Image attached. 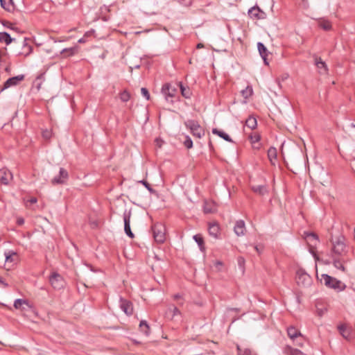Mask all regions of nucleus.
I'll use <instances>...</instances> for the list:
<instances>
[{
	"label": "nucleus",
	"instance_id": "obj_1",
	"mask_svg": "<svg viewBox=\"0 0 355 355\" xmlns=\"http://www.w3.org/2000/svg\"><path fill=\"white\" fill-rule=\"evenodd\" d=\"M332 257H344L348 252L345 239L343 236H339L335 241H332Z\"/></svg>",
	"mask_w": 355,
	"mask_h": 355
},
{
	"label": "nucleus",
	"instance_id": "obj_2",
	"mask_svg": "<svg viewBox=\"0 0 355 355\" xmlns=\"http://www.w3.org/2000/svg\"><path fill=\"white\" fill-rule=\"evenodd\" d=\"M321 277V281H323L324 284L329 288L336 290L337 291H342L346 288L345 283L327 274H322Z\"/></svg>",
	"mask_w": 355,
	"mask_h": 355
},
{
	"label": "nucleus",
	"instance_id": "obj_3",
	"mask_svg": "<svg viewBox=\"0 0 355 355\" xmlns=\"http://www.w3.org/2000/svg\"><path fill=\"white\" fill-rule=\"evenodd\" d=\"M153 236L158 243H162L166 239V228L161 223H156L152 226Z\"/></svg>",
	"mask_w": 355,
	"mask_h": 355
},
{
	"label": "nucleus",
	"instance_id": "obj_4",
	"mask_svg": "<svg viewBox=\"0 0 355 355\" xmlns=\"http://www.w3.org/2000/svg\"><path fill=\"white\" fill-rule=\"evenodd\" d=\"M185 126L189 128L191 134L197 138H201L205 135L204 129L199 123L195 120H187L184 122Z\"/></svg>",
	"mask_w": 355,
	"mask_h": 355
},
{
	"label": "nucleus",
	"instance_id": "obj_5",
	"mask_svg": "<svg viewBox=\"0 0 355 355\" xmlns=\"http://www.w3.org/2000/svg\"><path fill=\"white\" fill-rule=\"evenodd\" d=\"M49 280L52 287L55 290L64 288L66 284L62 276L57 272H52Z\"/></svg>",
	"mask_w": 355,
	"mask_h": 355
},
{
	"label": "nucleus",
	"instance_id": "obj_6",
	"mask_svg": "<svg viewBox=\"0 0 355 355\" xmlns=\"http://www.w3.org/2000/svg\"><path fill=\"white\" fill-rule=\"evenodd\" d=\"M178 93L177 87L171 83H165L162 87V94L164 96L166 101H169L170 98H174ZM173 102V100H170Z\"/></svg>",
	"mask_w": 355,
	"mask_h": 355
},
{
	"label": "nucleus",
	"instance_id": "obj_7",
	"mask_svg": "<svg viewBox=\"0 0 355 355\" xmlns=\"http://www.w3.org/2000/svg\"><path fill=\"white\" fill-rule=\"evenodd\" d=\"M296 279L297 284L304 286L310 285L312 281L311 276L302 268H299L297 270Z\"/></svg>",
	"mask_w": 355,
	"mask_h": 355
},
{
	"label": "nucleus",
	"instance_id": "obj_8",
	"mask_svg": "<svg viewBox=\"0 0 355 355\" xmlns=\"http://www.w3.org/2000/svg\"><path fill=\"white\" fill-rule=\"evenodd\" d=\"M25 76L24 74L18 75L14 77L9 78L3 85V87L1 89L0 92L10 87L16 86L19 83L24 80Z\"/></svg>",
	"mask_w": 355,
	"mask_h": 355
},
{
	"label": "nucleus",
	"instance_id": "obj_9",
	"mask_svg": "<svg viewBox=\"0 0 355 355\" xmlns=\"http://www.w3.org/2000/svg\"><path fill=\"white\" fill-rule=\"evenodd\" d=\"M130 211H125L123 213V221H124V231L125 234L131 239L134 238L135 235L130 229Z\"/></svg>",
	"mask_w": 355,
	"mask_h": 355
},
{
	"label": "nucleus",
	"instance_id": "obj_10",
	"mask_svg": "<svg viewBox=\"0 0 355 355\" xmlns=\"http://www.w3.org/2000/svg\"><path fill=\"white\" fill-rule=\"evenodd\" d=\"M287 335L291 340L295 341V339L300 338L305 340V337L301 334L300 331L294 326H289L286 329Z\"/></svg>",
	"mask_w": 355,
	"mask_h": 355
},
{
	"label": "nucleus",
	"instance_id": "obj_11",
	"mask_svg": "<svg viewBox=\"0 0 355 355\" xmlns=\"http://www.w3.org/2000/svg\"><path fill=\"white\" fill-rule=\"evenodd\" d=\"M69 175L67 170L64 168H60L59 171V175L55 176L51 180L53 184H64L68 179Z\"/></svg>",
	"mask_w": 355,
	"mask_h": 355
},
{
	"label": "nucleus",
	"instance_id": "obj_12",
	"mask_svg": "<svg viewBox=\"0 0 355 355\" xmlns=\"http://www.w3.org/2000/svg\"><path fill=\"white\" fill-rule=\"evenodd\" d=\"M248 15L254 19H261L266 17V13L258 6H254L248 10Z\"/></svg>",
	"mask_w": 355,
	"mask_h": 355
},
{
	"label": "nucleus",
	"instance_id": "obj_13",
	"mask_svg": "<svg viewBox=\"0 0 355 355\" xmlns=\"http://www.w3.org/2000/svg\"><path fill=\"white\" fill-rule=\"evenodd\" d=\"M120 308L128 315H131L133 313L132 304L122 297L120 298Z\"/></svg>",
	"mask_w": 355,
	"mask_h": 355
},
{
	"label": "nucleus",
	"instance_id": "obj_14",
	"mask_svg": "<svg viewBox=\"0 0 355 355\" xmlns=\"http://www.w3.org/2000/svg\"><path fill=\"white\" fill-rule=\"evenodd\" d=\"M12 179V174L8 169L6 168L0 169V182L1 184L7 185Z\"/></svg>",
	"mask_w": 355,
	"mask_h": 355
},
{
	"label": "nucleus",
	"instance_id": "obj_15",
	"mask_svg": "<svg viewBox=\"0 0 355 355\" xmlns=\"http://www.w3.org/2000/svg\"><path fill=\"white\" fill-rule=\"evenodd\" d=\"M234 232L238 236H244L246 232L244 220H239L236 222L234 227Z\"/></svg>",
	"mask_w": 355,
	"mask_h": 355
},
{
	"label": "nucleus",
	"instance_id": "obj_16",
	"mask_svg": "<svg viewBox=\"0 0 355 355\" xmlns=\"http://www.w3.org/2000/svg\"><path fill=\"white\" fill-rule=\"evenodd\" d=\"M315 64L317 68L320 70V73H326L328 71V68L326 63L322 61L320 57L314 55Z\"/></svg>",
	"mask_w": 355,
	"mask_h": 355
},
{
	"label": "nucleus",
	"instance_id": "obj_17",
	"mask_svg": "<svg viewBox=\"0 0 355 355\" xmlns=\"http://www.w3.org/2000/svg\"><path fill=\"white\" fill-rule=\"evenodd\" d=\"M257 48H258V51H259L260 55L261 56V58L263 60L264 63L268 65V62L267 61V57H268V51L267 48L265 46V45L262 42H258Z\"/></svg>",
	"mask_w": 355,
	"mask_h": 355
},
{
	"label": "nucleus",
	"instance_id": "obj_18",
	"mask_svg": "<svg viewBox=\"0 0 355 355\" xmlns=\"http://www.w3.org/2000/svg\"><path fill=\"white\" fill-rule=\"evenodd\" d=\"M283 352L284 355H306L300 349L293 348L290 345L285 346L283 349Z\"/></svg>",
	"mask_w": 355,
	"mask_h": 355
},
{
	"label": "nucleus",
	"instance_id": "obj_19",
	"mask_svg": "<svg viewBox=\"0 0 355 355\" xmlns=\"http://www.w3.org/2000/svg\"><path fill=\"white\" fill-rule=\"evenodd\" d=\"M251 189L259 196H264L268 192L266 185H252Z\"/></svg>",
	"mask_w": 355,
	"mask_h": 355
},
{
	"label": "nucleus",
	"instance_id": "obj_20",
	"mask_svg": "<svg viewBox=\"0 0 355 355\" xmlns=\"http://www.w3.org/2000/svg\"><path fill=\"white\" fill-rule=\"evenodd\" d=\"M209 234L215 239H218L220 234V228L217 223L210 224L209 226Z\"/></svg>",
	"mask_w": 355,
	"mask_h": 355
},
{
	"label": "nucleus",
	"instance_id": "obj_21",
	"mask_svg": "<svg viewBox=\"0 0 355 355\" xmlns=\"http://www.w3.org/2000/svg\"><path fill=\"white\" fill-rule=\"evenodd\" d=\"M343 258V257H333V265L337 269L345 272L346 268L343 265L345 261Z\"/></svg>",
	"mask_w": 355,
	"mask_h": 355
},
{
	"label": "nucleus",
	"instance_id": "obj_22",
	"mask_svg": "<svg viewBox=\"0 0 355 355\" xmlns=\"http://www.w3.org/2000/svg\"><path fill=\"white\" fill-rule=\"evenodd\" d=\"M6 262L8 263H15L17 261V252L9 250L5 252Z\"/></svg>",
	"mask_w": 355,
	"mask_h": 355
},
{
	"label": "nucleus",
	"instance_id": "obj_23",
	"mask_svg": "<svg viewBox=\"0 0 355 355\" xmlns=\"http://www.w3.org/2000/svg\"><path fill=\"white\" fill-rule=\"evenodd\" d=\"M340 334L346 339L351 338L352 331L345 324H341L338 327Z\"/></svg>",
	"mask_w": 355,
	"mask_h": 355
},
{
	"label": "nucleus",
	"instance_id": "obj_24",
	"mask_svg": "<svg viewBox=\"0 0 355 355\" xmlns=\"http://www.w3.org/2000/svg\"><path fill=\"white\" fill-rule=\"evenodd\" d=\"M212 133L214 135H218V137L228 142H232V139H231V137L223 130H218L217 128H213Z\"/></svg>",
	"mask_w": 355,
	"mask_h": 355
},
{
	"label": "nucleus",
	"instance_id": "obj_25",
	"mask_svg": "<svg viewBox=\"0 0 355 355\" xmlns=\"http://www.w3.org/2000/svg\"><path fill=\"white\" fill-rule=\"evenodd\" d=\"M277 152L275 147H270L268 150V157L272 165L275 164L277 160Z\"/></svg>",
	"mask_w": 355,
	"mask_h": 355
},
{
	"label": "nucleus",
	"instance_id": "obj_26",
	"mask_svg": "<svg viewBox=\"0 0 355 355\" xmlns=\"http://www.w3.org/2000/svg\"><path fill=\"white\" fill-rule=\"evenodd\" d=\"M14 39L10 37V35L6 32H0V42L10 44Z\"/></svg>",
	"mask_w": 355,
	"mask_h": 355
},
{
	"label": "nucleus",
	"instance_id": "obj_27",
	"mask_svg": "<svg viewBox=\"0 0 355 355\" xmlns=\"http://www.w3.org/2000/svg\"><path fill=\"white\" fill-rule=\"evenodd\" d=\"M245 125L251 130L255 129L257 126L256 118L252 116H250L245 121Z\"/></svg>",
	"mask_w": 355,
	"mask_h": 355
},
{
	"label": "nucleus",
	"instance_id": "obj_28",
	"mask_svg": "<svg viewBox=\"0 0 355 355\" xmlns=\"http://www.w3.org/2000/svg\"><path fill=\"white\" fill-rule=\"evenodd\" d=\"M77 51V48L76 46L65 48L61 51V54L63 55V57H69L73 55Z\"/></svg>",
	"mask_w": 355,
	"mask_h": 355
},
{
	"label": "nucleus",
	"instance_id": "obj_29",
	"mask_svg": "<svg viewBox=\"0 0 355 355\" xmlns=\"http://www.w3.org/2000/svg\"><path fill=\"white\" fill-rule=\"evenodd\" d=\"M139 330L146 336L150 334V327L146 320H141L139 323Z\"/></svg>",
	"mask_w": 355,
	"mask_h": 355
},
{
	"label": "nucleus",
	"instance_id": "obj_30",
	"mask_svg": "<svg viewBox=\"0 0 355 355\" xmlns=\"http://www.w3.org/2000/svg\"><path fill=\"white\" fill-rule=\"evenodd\" d=\"M166 314L171 315V319H173L175 315H180L181 312L176 306L172 305L170 307H168L166 311Z\"/></svg>",
	"mask_w": 355,
	"mask_h": 355
},
{
	"label": "nucleus",
	"instance_id": "obj_31",
	"mask_svg": "<svg viewBox=\"0 0 355 355\" xmlns=\"http://www.w3.org/2000/svg\"><path fill=\"white\" fill-rule=\"evenodd\" d=\"M177 86H179L180 87V91H181V94L182 95L186 98H189L191 96V92H190V89L189 87H185L183 86V85L182 84V83H179Z\"/></svg>",
	"mask_w": 355,
	"mask_h": 355
},
{
	"label": "nucleus",
	"instance_id": "obj_32",
	"mask_svg": "<svg viewBox=\"0 0 355 355\" xmlns=\"http://www.w3.org/2000/svg\"><path fill=\"white\" fill-rule=\"evenodd\" d=\"M236 349L239 355H254L249 348H242L240 345H236Z\"/></svg>",
	"mask_w": 355,
	"mask_h": 355
},
{
	"label": "nucleus",
	"instance_id": "obj_33",
	"mask_svg": "<svg viewBox=\"0 0 355 355\" xmlns=\"http://www.w3.org/2000/svg\"><path fill=\"white\" fill-rule=\"evenodd\" d=\"M241 95L245 99H248L249 97H250L253 94V90L251 86L246 87L245 89H242Z\"/></svg>",
	"mask_w": 355,
	"mask_h": 355
},
{
	"label": "nucleus",
	"instance_id": "obj_34",
	"mask_svg": "<svg viewBox=\"0 0 355 355\" xmlns=\"http://www.w3.org/2000/svg\"><path fill=\"white\" fill-rule=\"evenodd\" d=\"M193 239L198 243L201 250H205L204 239L201 234H196L193 236Z\"/></svg>",
	"mask_w": 355,
	"mask_h": 355
},
{
	"label": "nucleus",
	"instance_id": "obj_35",
	"mask_svg": "<svg viewBox=\"0 0 355 355\" xmlns=\"http://www.w3.org/2000/svg\"><path fill=\"white\" fill-rule=\"evenodd\" d=\"M306 239L309 241H318V236L316 234L313 232H304Z\"/></svg>",
	"mask_w": 355,
	"mask_h": 355
},
{
	"label": "nucleus",
	"instance_id": "obj_36",
	"mask_svg": "<svg viewBox=\"0 0 355 355\" xmlns=\"http://www.w3.org/2000/svg\"><path fill=\"white\" fill-rule=\"evenodd\" d=\"M119 97L122 102H128L130 98V94L127 90H123L120 93Z\"/></svg>",
	"mask_w": 355,
	"mask_h": 355
},
{
	"label": "nucleus",
	"instance_id": "obj_37",
	"mask_svg": "<svg viewBox=\"0 0 355 355\" xmlns=\"http://www.w3.org/2000/svg\"><path fill=\"white\" fill-rule=\"evenodd\" d=\"M23 304H28V302L25 300L17 299L14 302V307L17 309H21Z\"/></svg>",
	"mask_w": 355,
	"mask_h": 355
},
{
	"label": "nucleus",
	"instance_id": "obj_38",
	"mask_svg": "<svg viewBox=\"0 0 355 355\" xmlns=\"http://www.w3.org/2000/svg\"><path fill=\"white\" fill-rule=\"evenodd\" d=\"M320 26L324 31H329L331 28V24L328 21H323L320 23Z\"/></svg>",
	"mask_w": 355,
	"mask_h": 355
},
{
	"label": "nucleus",
	"instance_id": "obj_39",
	"mask_svg": "<svg viewBox=\"0 0 355 355\" xmlns=\"http://www.w3.org/2000/svg\"><path fill=\"white\" fill-rule=\"evenodd\" d=\"M184 145L188 149H190L193 147V141L189 136H186Z\"/></svg>",
	"mask_w": 355,
	"mask_h": 355
},
{
	"label": "nucleus",
	"instance_id": "obj_40",
	"mask_svg": "<svg viewBox=\"0 0 355 355\" xmlns=\"http://www.w3.org/2000/svg\"><path fill=\"white\" fill-rule=\"evenodd\" d=\"M42 79H43V77H42V76H40L37 77L35 80L34 81V84L36 85L37 90H39L41 87V85L42 83Z\"/></svg>",
	"mask_w": 355,
	"mask_h": 355
},
{
	"label": "nucleus",
	"instance_id": "obj_41",
	"mask_svg": "<svg viewBox=\"0 0 355 355\" xmlns=\"http://www.w3.org/2000/svg\"><path fill=\"white\" fill-rule=\"evenodd\" d=\"M141 183L150 193H154L155 190L150 187V185L146 180H141L139 182Z\"/></svg>",
	"mask_w": 355,
	"mask_h": 355
},
{
	"label": "nucleus",
	"instance_id": "obj_42",
	"mask_svg": "<svg viewBox=\"0 0 355 355\" xmlns=\"http://www.w3.org/2000/svg\"><path fill=\"white\" fill-rule=\"evenodd\" d=\"M141 94L143 95V96L145 97L146 100L150 99V94H149L148 90L146 88L142 87L141 89Z\"/></svg>",
	"mask_w": 355,
	"mask_h": 355
},
{
	"label": "nucleus",
	"instance_id": "obj_43",
	"mask_svg": "<svg viewBox=\"0 0 355 355\" xmlns=\"http://www.w3.org/2000/svg\"><path fill=\"white\" fill-rule=\"evenodd\" d=\"M26 41H27V39L25 38L24 40V47L27 48V49H28V51L26 53V55L30 54L33 50V47L30 45H28L26 44Z\"/></svg>",
	"mask_w": 355,
	"mask_h": 355
},
{
	"label": "nucleus",
	"instance_id": "obj_44",
	"mask_svg": "<svg viewBox=\"0 0 355 355\" xmlns=\"http://www.w3.org/2000/svg\"><path fill=\"white\" fill-rule=\"evenodd\" d=\"M261 139V137L259 135L255 134L254 135L250 136V139L252 143L258 142Z\"/></svg>",
	"mask_w": 355,
	"mask_h": 355
},
{
	"label": "nucleus",
	"instance_id": "obj_45",
	"mask_svg": "<svg viewBox=\"0 0 355 355\" xmlns=\"http://www.w3.org/2000/svg\"><path fill=\"white\" fill-rule=\"evenodd\" d=\"M214 211V210L211 207H210L208 204H205V205L204 206V212L205 214H211L213 213Z\"/></svg>",
	"mask_w": 355,
	"mask_h": 355
},
{
	"label": "nucleus",
	"instance_id": "obj_46",
	"mask_svg": "<svg viewBox=\"0 0 355 355\" xmlns=\"http://www.w3.org/2000/svg\"><path fill=\"white\" fill-rule=\"evenodd\" d=\"M304 340H302L300 338H297V339H295V341H293L295 343V344L298 346V347H302L303 345H304Z\"/></svg>",
	"mask_w": 355,
	"mask_h": 355
},
{
	"label": "nucleus",
	"instance_id": "obj_47",
	"mask_svg": "<svg viewBox=\"0 0 355 355\" xmlns=\"http://www.w3.org/2000/svg\"><path fill=\"white\" fill-rule=\"evenodd\" d=\"M42 135L44 138L48 139L51 137V132L48 130L43 131Z\"/></svg>",
	"mask_w": 355,
	"mask_h": 355
},
{
	"label": "nucleus",
	"instance_id": "obj_48",
	"mask_svg": "<svg viewBox=\"0 0 355 355\" xmlns=\"http://www.w3.org/2000/svg\"><path fill=\"white\" fill-rule=\"evenodd\" d=\"M254 249L257 252L258 254H261L263 251V247L261 245H255Z\"/></svg>",
	"mask_w": 355,
	"mask_h": 355
},
{
	"label": "nucleus",
	"instance_id": "obj_49",
	"mask_svg": "<svg viewBox=\"0 0 355 355\" xmlns=\"http://www.w3.org/2000/svg\"><path fill=\"white\" fill-rule=\"evenodd\" d=\"M17 223L19 225H21L24 223V218H19L17 219Z\"/></svg>",
	"mask_w": 355,
	"mask_h": 355
},
{
	"label": "nucleus",
	"instance_id": "obj_50",
	"mask_svg": "<svg viewBox=\"0 0 355 355\" xmlns=\"http://www.w3.org/2000/svg\"><path fill=\"white\" fill-rule=\"evenodd\" d=\"M0 284L3 285V287H8V284L6 283L3 279L0 277Z\"/></svg>",
	"mask_w": 355,
	"mask_h": 355
},
{
	"label": "nucleus",
	"instance_id": "obj_51",
	"mask_svg": "<svg viewBox=\"0 0 355 355\" xmlns=\"http://www.w3.org/2000/svg\"><path fill=\"white\" fill-rule=\"evenodd\" d=\"M0 3H1V6L3 8L6 9V10H8V8H7L6 7V2L4 0H0Z\"/></svg>",
	"mask_w": 355,
	"mask_h": 355
},
{
	"label": "nucleus",
	"instance_id": "obj_52",
	"mask_svg": "<svg viewBox=\"0 0 355 355\" xmlns=\"http://www.w3.org/2000/svg\"><path fill=\"white\" fill-rule=\"evenodd\" d=\"M182 297V296L180 294H175L173 295V299L177 300Z\"/></svg>",
	"mask_w": 355,
	"mask_h": 355
},
{
	"label": "nucleus",
	"instance_id": "obj_53",
	"mask_svg": "<svg viewBox=\"0 0 355 355\" xmlns=\"http://www.w3.org/2000/svg\"><path fill=\"white\" fill-rule=\"evenodd\" d=\"M238 262L239 265H241L244 263V259L243 257H239L238 259Z\"/></svg>",
	"mask_w": 355,
	"mask_h": 355
},
{
	"label": "nucleus",
	"instance_id": "obj_54",
	"mask_svg": "<svg viewBox=\"0 0 355 355\" xmlns=\"http://www.w3.org/2000/svg\"><path fill=\"white\" fill-rule=\"evenodd\" d=\"M203 47H204V44H202V43H198V44H197V46H196V48H197V49H202V48H203Z\"/></svg>",
	"mask_w": 355,
	"mask_h": 355
},
{
	"label": "nucleus",
	"instance_id": "obj_55",
	"mask_svg": "<svg viewBox=\"0 0 355 355\" xmlns=\"http://www.w3.org/2000/svg\"><path fill=\"white\" fill-rule=\"evenodd\" d=\"M155 141H156V142H157V144L158 146H159V147H161L162 144H160V142H159V139H156V140H155Z\"/></svg>",
	"mask_w": 355,
	"mask_h": 355
},
{
	"label": "nucleus",
	"instance_id": "obj_56",
	"mask_svg": "<svg viewBox=\"0 0 355 355\" xmlns=\"http://www.w3.org/2000/svg\"><path fill=\"white\" fill-rule=\"evenodd\" d=\"M37 202V199H36V198H32V199L31 200V202H32V203H35V202Z\"/></svg>",
	"mask_w": 355,
	"mask_h": 355
},
{
	"label": "nucleus",
	"instance_id": "obj_57",
	"mask_svg": "<svg viewBox=\"0 0 355 355\" xmlns=\"http://www.w3.org/2000/svg\"><path fill=\"white\" fill-rule=\"evenodd\" d=\"M322 313H323V311H322V310H320V311H318V315H319L320 316H322Z\"/></svg>",
	"mask_w": 355,
	"mask_h": 355
},
{
	"label": "nucleus",
	"instance_id": "obj_58",
	"mask_svg": "<svg viewBox=\"0 0 355 355\" xmlns=\"http://www.w3.org/2000/svg\"><path fill=\"white\" fill-rule=\"evenodd\" d=\"M350 125H351V127L355 128V123H351Z\"/></svg>",
	"mask_w": 355,
	"mask_h": 355
},
{
	"label": "nucleus",
	"instance_id": "obj_59",
	"mask_svg": "<svg viewBox=\"0 0 355 355\" xmlns=\"http://www.w3.org/2000/svg\"><path fill=\"white\" fill-rule=\"evenodd\" d=\"M78 42H80V43L83 42V39H80V40H78Z\"/></svg>",
	"mask_w": 355,
	"mask_h": 355
},
{
	"label": "nucleus",
	"instance_id": "obj_60",
	"mask_svg": "<svg viewBox=\"0 0 355 355\" xmlns=\"http://www.w3.org/2000/svg\"><path fill=\"white\" fill-rule=\"evenodd\" d=\"M221 264H222L221 262H220V261L218 262V265H221Z\"/></svg>",
	"mask_w": 355,
	"mask_h": 355
},
{
	"label": "nucleus",
	"instance_id": "obj_61",
	"mask_svg": "<svg viewBox=\"0 0 355 355\" xmlns=\"http://www.w3.org/2000/svg\"><path fill=\"white\" fill-rule=\"evenodd\" d=\"M180 305H182L183 304V302H181L179 303Z\"/></svg>",
	"mask_w": 355,
	"mask_h": 355
},
{
	"label": "nucleus",
	"instance_id": "obj_62",
	"mask_svg": "<svg viewBox=\"0 0 355 355\" xmlns=\"http://www.w3.org/2000/svg\"><path fill=\"white\" fill-rule=\"evenodd\" d=\"M304 2H305L306 0H302Z\"/></svg>",
	"mask_w": 355,
	"mask_h": 355
}]
</instances>
